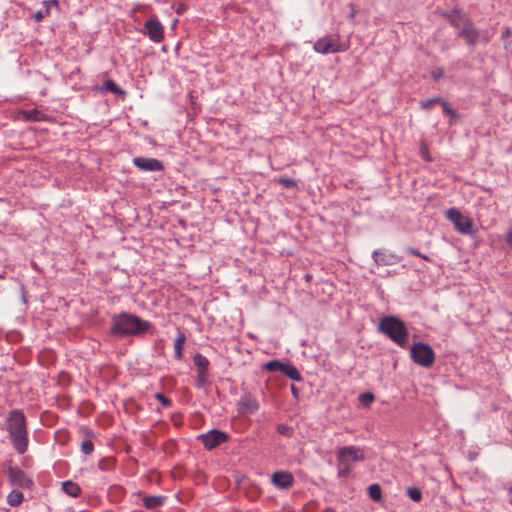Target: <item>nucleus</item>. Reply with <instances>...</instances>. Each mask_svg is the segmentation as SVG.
I'll list each match as a JSON object with an SVG mask.
<instances>
[{
  "mask_svg": "<svg viewBox=\"0 0 512 512\" xmlns=\"http://www.w3.org/2000/svg\"><path fill=\"white\" fill-rule=\"evenodd\" d=\"M152 327L153 325L150 321L143 320L132 313L121 312L113 315L110 332L118 337H139L149 333Z\"/></svg>",
  "mask_w": 512,
  "mask_h": 512,
  "instance_id": "obj_1",
  "label": "nucleus"
},
{
  "mask_svg": "<svg viewBox=\"0 0 512 512\" xmlns=\"http://www.w3.org/2000/svg\"><path fill=\"white\" fill-rule=\"evenodd\" d=\"M5 430L15 451L20 455L26 453L29 446V434L27 420L21 410L13 409L9 412L5 420Z\"/></svg>",
  "mask_w": 512,
  "mask_h": 512,
  "instance_id": "obj_2",
  "label": "nucleus"
},
{
  "mask_svg": "<svg viewBox=\"0 0 512 512\" xmlns=\"http://www.w3.org/2000/svg\"><path fill=\"white\" fill-rule=\"evenodd\" d=\"M379 331L401 347L407 344L409 332L405 323L395 316L383 317L379 322Z\"/></svg>",
  "mask_w": 512,
  "mask_h": 512,
  "instance_id": "obj_3",
  "label": "nucleus"
},
{
  "mask_svg": "<svg viewBox=\"0 0 512 512\" xmlns=\"http://www.w3.org/2000/svg\"><path fill=\"white\" fill-rule=\"evenodd\" d=\"M410 356L414 363L429 368L435 361V353L429 344L417 342L410 349Z\"/></svg>",
  "mask_w": 512,
  "mask_h": 512,
  "instance_id": "obj_4",
  "label": "nucleus"
},
{
  "mask_svg": "<svg viewBox=\"0 0 512 512\" xmlns=\"http://www.w3.org/2000/svg\"><path fill=\"white\" fill-rule=\"evenodd\" d=\"M313 48L315 52L326 55L344 52L348 49V45L340 41L339 35L332 34L318 39Z\"/></svg>",
  "mask_w": 512,
  "mask_h": 512,
  "instance_id": "obj_5",
  "label": "nucleus"
},
{
  "mask_svg": "<svg viewBox=\"0 0 512 512\" xmlns=\"http://www.w3.org/2000/svg\"><path fill=\"white\" fill-rule=\"evenodd\" d=\"M6 473L11 486L22 489H32L34 487L33 479L18 466H9Z\"/></svg>",
  "mask_w": 512,
  "mask_h": 512,
  "instance_id": "obj_6",
  "label": "nucleus"
},
{
  "mask_svg": "<svg viewBox=\"0 0 512 512\" xmlns=\"http://www.w3.org/2000/svg\"><path fill=\"white\" fill-rule=\"evenodd\" d=\"M193 363L197 369V378L195 380V386L197 388H203L210 384L209 380V366L210 362L207 357L197 353L193 356Z\"/></svg>",
  "mask_w": 512,
  "mask_h": 512,
  "instance_id": "obj_7",
  "label": "nucleus"
},
{
  "mask_svg": "<svg viewBox=\"0 0 512 512\" xmlns=\"http://www.w3.org/2000/svg\"><path fill=\"white\" fill-rule=\"evenodd\" d=\"M446 217L453 223L455 229L462 234H472L473 225L468 216L463 215L458 209L450 208L446 211Z\"/></svg>",
  "mask_w": 512,
  "mask_h": 512,
  "instance_id": "obj_8",
  "label": "nucleus"
},
{
  "mask_svg": "<svg viewBox=\"0 0 512 512\" xmlns=\"http://www.w3.org/2000/svg\"><path fill=\"white\" fill-rule=\"evenodd\" d=\"M364 459V451L358 446H343L337 450V462L341 464H351L352 462L363 461Z\"/></svg>",
  "mask_w": 512,
  "mask_h": 512,
  "instance_id": "obj_9",
  "label": "nucleus"
},
{
  "mask_svg": "<svg viewBox=\"0 0 512 512\" xmlns=\"http://www.w3.org/2000/svg\"><path fill=\"white\" fill-rule=\"evenodd\" d=\"M199 439L205 449L210 451L225 443L229 439V435L224 431L212 429L207 433L201 434Z\"/></svg>",
  "mask_w": 512,
  "mask_h": 512,
  "instance_id": "obj_10",
  "label": "nucleus"
},
{
  "mask_svg": "<svg viewBox=\"0 0 512 512\" xmlns=\"http://www.w3.org/2000/svg\"><path fill=\"white\" fill-rule=\"evenodd\" d=\"M146 33L149 39L155 43H159L164 38V29L156 16H151L145 23Z\"/></svg>",
  "mask_w": 512,
  "mask_h": 512,
  "instance_id": "obj_11",
  "label": "nucleus"
},
{
  "mask_svg": "<svg viewBox=\"0 0 512 512\" xmlns=\"http://www.w3.org/2000/svg\"><path fill=\"white\" fill-rule=\"evenodd\" d=\"M441 15L446 18L453 27L459 30L471 22V19L462 10L455 9L453 11H445L442 12Z\"/></svg>",
  "mask_w": 512,
  "mask_h": 512,
  "instance_id": "obj_12",
  "label": "nucleus"
},
{
  "mask_svg": "<svg viewBox=\"0 0 512 512\" xmlns=\"http://www.w3.org/2000/svg\"><path fill=\"white\" fill-rule=\"evenodd\" d=\"M372 258L377 265H394L401 261V257L386 249H377L372 253Z\"/></svg>",
  "mask_w": 512,
  "mask_h": 512,
  "instance_id": "obj_13",
  "label": "nucleus"
},
{
  "mask_svg": "<svg viewBox=\"0 0 512 512\" xmlns=\"http://www.w3.org/2000/svg\"><path fill=\"white\" fill-rule=\"evenodd\" d=\"M133 164L143 171H162L164 169L162 162L155 158L135 157Z\"/></svg>",
  "mask_w": 512,
  "mask_h": 512,
  "instance_id": "obj_14",
  "label": "nucleus"
},
{
  "mask_svg": "<svg viewBox=\"0 0 512 512\" xmlns=\"http://www.w3.org/2000/svg\"><path fill=\"white\" fill-rule=\"evenodd\" d=\"M237 409L240 414H253L259 409V403L251 394H244L238 404Z\"/></svg>",
  "mask_w": 512,
  "mask_h": 512,
  "instance_id": "obj_15",
  "label": "nucleus"
},
{
  "mask_svg": "<svg viewBox=\"0 0 512 512\" xmlns=\"http://www.w3.org/2000/svg\"><path fill=\"white\" fill-rule=\"evenodd\" d=\"M272 483L280 489H287L294 483V477L290 472L277 471L271 477Z\"/></svg>",
  "mask_w": 512,
  "mask_h": 512,
  "instance_id": "obj_16",
  "label": "nucleus"
},
{
  "mask_svg": "<svg viewBox=\"0 0 512 512\" xmlns=\"http://www.w3.org/2000/svg\"><path fill=\"white\" fill-rule=\"evenodd\" d=\"M458 35L460 37H463L467 44L473 46L477 43L478 37H479V31L475 28L473 22L471 21L466 26L462 27V29L459 30Z\"/></svg>",
  "mask_w": 512,
  "mask_h": 512,
  "instance_id": "obj_17",
  "label": "nucleus"
},
{
  "mask_svg": "<svg viewBox=\"0 0 512 512\" xmlns=\"http://www.w3.org/2000/svg\"><path fill=\"white\" fill-rule=\"evenodd\" d=\"M436 103H441L442 104L443 111H444V113L446 115L450 116L451 118H455L456 117V114L453 111V109L450 107V105L447 102L443 101L441 98L429 99V100L423 102L422 106L425 109H429V108H431Z\"/></svg>",
  "mask_w": 512,
  "mask_h": 512,
  "instance_id": "obj_18",
  "label": "nucleus"
},
{
  "mask_svg": "<svg viewBox=\"0 0 512 512\" xmlns=\"http://www.w3.org/2000/svg\"><path fill=\"white\" fill-rule=\"evenodd\" d=\"M186 340V335L184 332L178 330L177 337L174 341V351H175V358L179 361L183 358V345Z\"/></svg>",
  "mask_w": 512,
  "mask_h": 512,
  "instance_id": "obj_19",
  "label": "nucleus"
},
{
  "mask_svg": "<svg viewBox=\"0 0 512 512\" xmlns=\"http://www.w3.org/2000/svg\"><path fill=\"white\" fill-rule=\"evenodd\" d=\"M282 373L294 381H302L303 377L299 370L291 363H284Z\"/></svg>",
  "mask_w": 512,
  "mask_h": 512,
  "instance_id": "obj_20",
  "label": "nucleus"
},
{
  "mask_svg": "<svg viewBox=\"0 0 512 512\" xmlns=\"http://www.w3.org/2000/svg\"><path fill=\"white\" fill-rule=\"evenodd\" d=\"M164 496H148L143 499L144 507L148 510H152L161 507L164 504Z\"/></svg>",
  "mask_w": 512,
  "mask_h": 512,
  "instance_id": "obj_21",
  "label": "nucleus"
},
{
  "mask_svg": "<svg viewBox=\"0 0 512 512\" xmlns=\"http://www.w3.org/2000/svg\"><path fill=\"white\" fill-rule=\"evenodd\" d=\"M62 489L67 495L74 498L78 497L81 492L79 485L71 480L64 481L62 483Z\"/></svg>",
  "mask_w": 512,
  "mask_h": 512,
  "instance_id": "obj_22",
  "label": "nucleus"
},
{
  "mask_svg": "<svg viewBox=\"0 0 512 512\" xmlns=\"http://www.w3.org/2000/svg\"><path fill=\"white\" fill-rule=\"evenodd\" d=\"M20 116L23 119H26L29 121H42L45 119L44 113H42L41 111L36 110V109L21 111Z\"/></svg>",
  "mask_w": 512,
  "mask_h": 512,
  "instance_id": "obj_23",
  "label": "nucleus"
},
{
  "mask_svg": "<svg viewBox=\"0 0 512 512\" xmlns=\"http://www.w3.org/2000/svg\"><path fill=\"white\" fill-rule=\"evenodd\" d=\"M24 500V495L21 491L19 490H12L8 496H7V503L11 506V507H17L19 505L22 504Z\"/></svg>",
  "mask_w": 512,
  "mask_h": 512,
  "instance_id": "obj_24",
  "label": "nucleus"
},
{
  "mask_svg": "<svg viewBox=\"0 0 512 512\" xmlns=\"http://www.w3.org/2000/svg\"><path fill=\"white\" fill-rule=\"evenodd\" d=\"M368 495L374 501L382 500V489L381 486L377 483H373L368 486Z\"/></svg>",
  "mask_w": 512,
  "mask_h": 512,
  "instance_id": "obj_25",
  "label": "nucleus"
},
{
  "mask_svg": "<svg viewBox=\"0 0 512 512\" xmlns=\"http://www.w3.org/2000/svg\"><path fill=\"white\" fill-rule=\"evenodd\" d=\"M102 89L108 90L114 94H124V91L112 79H107L104 82Z\"/></svg>",
  "mask_w": 512,
  "mask_h": 512,
  "instance_id": "obj_26",
  "label": "nucleus"
},
{
  "mask_svg": "<svg viewBox=\"0 0 512 512\" xmlns=\"http://www.w3.org/2000/svg\"><path fill=\"white\" fill-rule=\"evenodd\" d=\"M275 181H277L279 184H281L286 189H292V188H295L297 186V182L294 179L288 178V177H284V176H280L278 178H275Z\"/></svg>",
  "mask_w": 512,
  "mask_h": 512,
  "instance_id": "obj_27",
  "label": "nucleus"
},
{
  "mask_svg": "<svg viewBox=\"0 0 512 512\" xmlns=\"http://www.w3.org/2000/svg\"><path fill=\"white\" fill-rule=\"evenodd\" d=\"M284 363L279 360L269 361L265 367L269 372H282Z\"/></svg>",
  "mask_w": 512,
  "mask_h": 512,
  "instance_id": "obj_28",
  "label": "nucleus"
},
{
  "mask_svg": "<svg viewBox=\"0 0 512 512\" xmlns=\"http://www.w3.org/2000/svg\"><path fill=\"white\" fill-rule=\"evenodd\" d=\"M375 399V396L371 392H365L360 394L359 396V402L362 406L368 407Z\"/></svg>",
  "mask_w": 512,
  "mask_h": 512,
  "instance_id": "obj_29",
  "label": "nucleus"
},
{
  "mask_svg": "<svg viewBox=\"0 0 512 512\" xmlns=\"http://www.w3.org/2000/svg\"><path fill=\"white\" fill-rule=\"evenodd\" d=\"M407 495L411 500L415 502H419L422 499V492L419 488L416 487L408 488Z\"/></svg>",
  "mask_w": 512,
  "mask_h": 512,
  "instance_id": "obj_30",
  "label": "nucleus"
},
{
  "mask_svg": "<svg viewBox=\"0 0 512 512\" xmlns=\"http://www.w3.org/2000/svg\"><path fill=\"white\" fill-rule=\"evenodd\" d=\"M337 466H338V476H339L340 478H345V477H347V476L350 474V472H351V470H352V468H353V467H352V465H351V464H349V463H347L346 465H344V464H341V463H339V462H338V465H337Z\"/></svg>",
  "mask_w": 512,
  "mask_h": 512,
  "instance_id": "obj_31",
  "label": "nucleus"
},
{
  "mask_svg": "<svg viewBox=\"0 0 512 512\" xmlns=\"http://www.w3.org/2000/svg\"><path fill=\"white\" fill-rule=\"evenodd\" d=\"M49 14H50V10H49L48 5L43 4V7L34 14V18L37 22H41Z\"/></svg>",
  "mask_w": 512,
  "mask_h": 512,
  "instance_id": "obj_32",
  "label": "nucleus"
},
{
  "mask_svg": "<svg viewBox=\"0 0 512 512\" xmlns=\"http://www.w3.org/2000/svg\"><path fill=\"white\" fill-rule=\"evenodd\" d=\"M277 432L281 435L291 437L294 433V429L291 426H288L286 424H278Z\"/></svg>",
  "mask_w": 512,
  "mask_h": 512,
  "instance_id": "obj_33",
  "label": "nucleus"
},
{
  "mask_svg": "<svg viewBox=\"0 0 512 512\" xmlns=\"http://www.w3.org/2000/svg\"><path fill=\"white\" fill-rule=\"evenodd\" d=\"M81 451L85 455L91 454L94 451V444H93V442L91 440H88V439L84 440L81 443Z\"/></svg>",
  "mask_w": 512,
  "mask_h": 512,
  "instance_id": "obj_34",
  "label": "nucleus"
},
{
  "mask_svg": "<svg viewBox=\"0 0 512 512\" xmlns=\"http://www.w3.org/2000/svg\"><path fill=\"white\" fill-rule=\"evenodd\" d=\"M113 464L114 462L112 459H101L98 462V468L102 471H108L112 469Z\"/></svg>",
  "mask_w": 512,
  "mask_h": 512,
  "instance_id": "obj_35",
  "label": "nucleus"
},
{
  "mask_svg": "<svg viewBox=\"0 0 512 512\" xmlns=\"http://www.w3.org/2000/svg\"><path fill=\"white\" fill-rule=\"evenodd\" d=\"M406 251H407L409 254H411V255H413V256H416V257H420V258H422V259H423V260H425V261H431V259H430V257H429V256H427V255H425V254H422L419 250H417V249H415V248H413V247H407V248H406Z\"/></svg>",
  "mask_w": 512,
  "mask_h": 512,
  "instance_id": "obj_36",
  "label": "nucleus"
},
{
  "mask_svg": "<svg viewBox=\"0 0 512 512\" xmlns=\"http://www.w3.org/2000/svg\"><path fill=\"white\" fill-rule=\"evenodd\" d=\"M155 398L166 408L172 404L171 400L162 393L155 394Z\"/></svg>",
  "mask_w": 512,
  "mask_h": 512,
  "instance_id": "obj_37",
  "label": "nucleus"
},
{
  "mask_svg": "<svg viewBox=\"0 0 512 512\" xmlns=\"http://www.w3.org/2000/svg\"><path fill=\"white\" fill-rule=\"evenodd\" d=\"M420 153H421V156H422V158L424 160H426V161H431L432 160L430 155H429V153H428V148H427V146L424 143H422V145H421Z\"/></svg>",
  "mask_w": 512,
  "mask_h": 512,
  "instance_id": "obj_38",
  "label": "nucleus"
},
{
  "mask_svg": "<svg viewBox=\"0 0 512 512\" xmlns=\"http://www.w3.org/2000/svg\"><path fill=\"white\" fill-rule=\"evenodd\" d=\"M443 74H444L443 69L438 68L435 71H433L432 77L434 78V80H438L439 78H441L443 76Z\"/></svg>",
  "mask_w": 512,
  "mask_h": 512,
  "instance_id": "obj_39",
  "label": "nucleus"
},
{
  "mask_svg": "<svg viewBox=\"0 0 512 512\" xmlns=\"http://www.w3.org/2000/svg\"><path fill=\"white\" fill-rule=\"evenodd\" d=\"M44 5H48V7L50 8L51 6H55V7H58V1L57 0H49V1H45L43 2Z\"/></svg>",
  "mask_w": 512,
  "mask_h": 512,
  "instance_id": "obj_40",
  "label": "nucleus"
},
{
  "mask_svg": "<svg viewBox=\"0 0 512 512\" xmlns=\"http://www.w3.org/2000/svg\"><path fill=\"white\" fill-rule=\"evenodd\" d=\"M506 242L512 248V230L510 232H508L507 237H506Z\"/></svg>",
  "mask_w": 512,
  "mask_h": 512,
  "instance_id": "obj_41",
  "label": "nucleus"
},
{
  "mask_svg": "<svg viewBox=\"0 0 512 512\" xmlns=\"http://www.w3.org/2000/svg\"><path fill=\"white\" fill-rule=\"evenodd\" d=\"M291 392H292V394H293V396H294L295 398H298V396H299V391H298V389H297L294 385H292V386H291Z\"/></svg>",
  "mask_w": 512,
  "mask_h": 512,
  "instance_id": "obj_42",
  "label": "nucleus"
},
{
  "mask_svg": "<svg viewBox=\"0 0 512 512\" xmlns=\"http://www.w3.org/2000/svg\"><path fill=\"white\" fill-rule=\"evenodd\" d=\"M510 34H511V30H510V28L507 27V28H505V30H504V32L502 34V37L503 38H507V37L510 36Z\"/></svg>",
  "mask_w": 512,
  "mask_h": 512,
  "instance_id": "obj_43",
  "label": "nucleus"
},
{
  "mask_svg": "<svg viewBox=\"0 0 512 512\" xmlns=\"http://www.w3.org/2000/svg\"><path fill=\"white\" fill-rule=\"evenodd\" d=\"M146 140L149 142V144L155 145V142L150 137L146 138Z\"/></svg>",
  "mask_w": 512,
  "mask_h": 512,
  "instance_id": "obj_44",
  "label": "nucleus"
},
{
  "mask_svg": "<svg viewBox=\"0 0 512 512\" xmlns=\"http://www.w3.org/2000/svg\"><path fill=\"white\" fill-rule=\"evenodd\" d=\"M510 502L512 503V492H511V499H510Z\"/></svg>",
  "mask_w": 512,
  "mask_h": 512,
  "instance_id": "obj_45",
  "label": "nucleus"
}]
</instances>
